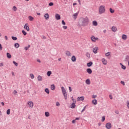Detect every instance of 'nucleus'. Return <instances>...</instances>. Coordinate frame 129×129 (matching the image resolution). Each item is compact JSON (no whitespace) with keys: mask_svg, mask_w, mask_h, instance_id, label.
I'll use <instances>...</instances> for the list:
<instances>
[{"mask_svg":"<svg viewBox=\"0 0 129 129\" xmlns=\"http://www.w3.org/2000/svg\"><path fill=\"white\" fill-rule=\"evenodd\" d=\"M120 65L121 66V69H123V70H125L126 69V67L125 66H123L122 63H120Z\"/></svg>","mask_w":129,"mask_h":129,"instance_id":"nucleus-24","label":"nucleus"},{"mask_svg":"<svg viewBox=\"0 0 129 129\" xmlns=\"http://www.w3.org/2000/svg\"><path fill=\"white\" fill-rule=\"evenodd\" d=\"M71 60L73 62H75L76 61V56L73 55L72 56Z\"/></svg>","mask_w":129,"mask_h":129,"instance_id":"nucleus-14","label":"nucleus"},{"mask_svg":"<svg viewBox=\"0 0 129 129\" xmlns=\"http://www.w3.org/2000/svg\"><path fill=\"white\" fill-rule=\"evenodd\" d=\"M49 7H52V6H54V4L52 2H51L49 4Z\"/></svg>","mask_w":129,"mask_h":129,"instance_id":"nucleus-44","label":"nucleus"},{"mask_svg":"<svg viewBox=\"0 0 129 129\" xmlns=\"http://www.w3.org/2000/svg\"><path fill=\"white\" fill-rule=\"evenodd\" d=\"M5 38L6 40H8V36H5Z\"/></svg>","mask_w":129,"mask_h":129,"instance_id":"nucleus-63","label":"nucleus"},{"mask_svg":"<svg viewBox=\"0 0 129 129\" xmlns=\"http://www.w3.org/2000/svg\"><path fill=\"white\" fill-rule=\"evenodd\" d=\"M61 24H62V25H63L64 26L65 25H66V23H65V22L64 21V20H62V21H61Z\"/></svg>","mask_w":129,"mask_h":129,"instance_id":"nucleus-45","label":"nucleus"},{"mask_svg":"<svg viewBox=\"0 0 129 129\" xmlns=\"http://www.w3.org/2000/svg\"><path fill=\"white\" fill-rule=\"evenodd\" d=\"M1 104L3 105V106H4L5 105V103H4V102H2L1 103Z\"/></svg>","mask_w":129,"mask_h":129,"instance_id":"nucleus-60","label":"nucleus"},{"mask_svg":"<svg viewBox=\"0 0 129 129\" xmlns=\"http://www.w3.org/2000/svg\"><path fill=\"white\" fill-rule=\"evenodd\" d=\"M102 62L103 64V65H107V60L105 59V58H103L101 59Z\"/></svg>","mask_w":129,"mask_h":129,"instance_id":"nucleus-9","label":"nucleus"},{"mask_svg":"<svg viewBox=\"0 0 129 129\" xmlns=\"http://www.w3.org/2000/svg\"><path fill=\"white\" fill-rule=\"evenodd\" d=\"M30 47H31V46H30V45H29L28 46V47H25V50H26V51L28 50V49H29V48H30Z\"/></svg>","mask_w":129,"mask_h":129,"instance_id":"nucleus-42","label":"nucleus"},{"mask_svg":"<svg viewBox=\"0 0 129 129\" xmlns=\"http://www.w3.org/2000/svg\"><path fill=\"white\" fill-rule=\"evenodd\" d=\"M91 40L92 41V42H94V43H95V42H96V41H98V40H99V39L97 37H95V36L92 35L91 37Z\"/></svg>","mask_w":129,"mask_h":129,"instance_id":"nucleus-4","label":"nucleus"},{"mask_svg":"<svg viewBox=\"0 0 129 129\" xmlns=\"http://www.w3.org/2000/svg\"><path fill=\"white\" fill-rule=\"evenodd\" d=\"M92 64H93V62H92V61H90L87 64V66H88V67H91V66H92Z\"/></svg>","mask_w":129,"mask_h":129,"instance_id":"nucleus-21","label":"nucleus"},{"mask_svg":"<svg viewBox=\"0 0 129 129\" xmlns=\"http://www.w3.org/2000/svg\"><path fill=\"white\" fill-rule=\"evenodd\" d=\"M37 62H39V63H41V60L40 59H37Z\"/></svg>","mask_w":129,"mask_h":129,"instance_id":"nucleus-62","label":"nucleus"},{"mask_svg":"<svg viewBox=\"0 0 129 129\" xmlns=\"http://www.w3.org/2000/svg\"><path fill=\"white\" fill-rule=\"evenodd\" d=\"M69 90H70V92H71V91H72V89H71V87H69Z\"/></svg>","mask_w":129,"mask_h":129,"instance_id":"nucleus-58","label":"nucleus"},{"mask_svg":"<svg viewBox=\"0 0 129 129\" xmlns=\"http://www.w3.org/2000/svg\"><path fill=\"white\" fill-rule=\"evenodd\" d=\"M22 34L24 35V36H26L27 35V32L25 30H22Z\"/></svg>","mask_w":129,"mask_h":129,"instance_id":"nucleus-33","label":"nucleus"},{"mask_svg":"<svg viewBox=\"0 0 129 129\" xmlns=\"http://www.w3.org/2000/svg\"><path fill=\"white\" fill-rule=\"evenodd\" d=\"M109 98L110 99H112V96L111 95H109Z\"/></svg>","mask_w":129,"mask_h":129,"instance_id":"nucleus-61","label":"nucleus"},{"mask_svg":"<svg viewBox=\"0 0 129 129\" xmlns=\"http://www.w3.org/2000/svg\"><path fill=\"white\" fill-rule=\"evenodd\" d=\"M105 11H106L105 6L104 5H101L99 8L98 13L99 15H102V14L105 13Z\"/></svg>","mask_w":129,"mask_h":129,"instance_id":"nucleus-2","label":"nucleus"},{"mask_svg":"<svg viewBox=\"0 0 129 129\" xmlns=\"http://www.w3.org/2000/svg\"><path fill=\"white\" fill-rule=\"evenodd\" d=\"M105 127L107 129H110L111 128V123L110 122L107 123L106 124Z\"/></svg>","mask_w":129,"mask_h":129,"instance_id":"nucleus-7","label":"nucleus"},{"mask_svg":"<svg viewBox=\"0 0 129 129\" xmlns=\"http://www.w3.org/2000/svg\"><path fill=\"white\" fill-rule=\"evenodd\" d=\"M86 108V107H84L83 109L82 110V112H83V111H85Z\"/></svg>","mask_w":129,"mask_h":129,"instance_id":"nucleus-57","label":"nucleus"},{"mask_svg":"<svg viewBox=\"0 0 129 129\" xmlns=\"http://www.w3.org/2000/svg\"><path fill=\"white\" fill-rule=\"evenodd\" d=\"M66 55L68 57H71V56H72V54H71V52L70 51H66Z\"/></svg>","mask_w":129,"mask_h":129,"instance_id":"nucleus-11","label":"nucleus"},{"mask_svg":"<svg viewBox=\"0 0 129 129\" xmlns=\"http://www.w3.org/2000/svg\"><path fill=\"white\" fill-rule=\"evenodd\" d=\"M104 120H105V116H102V121H104Z\"/></svg>","mask_w":129,"mask_h":129,"instance_id":"nucleus-43","label":"nucleus"},{"mask_svg":"<svg viewBox=\"0 0 129 129\" xmlns=\"http://www.w3.org/2000/svg\"><path fill=\"white\" fill-rule=\"evenodd\" d=\"M7 113L9 115L11 113V109H8L7 111Z\"/></svg>","mask_w":129,"mask_h":129,"instance_id":"nucleus-36","label":"nucleus"},{"mask_svg":"<svg viewBox=\"0 0 129 129\" xmlns=\"http://www.w3.org/2000/svg\"><path fill=\"white\" fill-rule=\"evenodd\" d=\"M55 88H56V87L55 86V85H51V90H55Z\"/></svg>","mask_w":129,"mask_h":129,"instance_id":"nucleus-27","label":"nucleus"},{"mask_svg":"<svg viewBox=\"0 0 129 129\" xmlns=\"http://www.w3.org/2000/svg\"><path fill=\"white\" fill-rule=\"evenodd\" d=\"M44 18L45 20H48L49 19V14L48 13H46L44 15Z\"/></svg>","mask_w":129,"mask_h":129,"instance_id":"nucleus-23","label":"nucleus"},{"mask_svg":"<svg viewBox=\"0 0 129 129\" xmlns=\"http://www.w3.org/2000/svg\"><path fill=\"white\" fill-rule=\"evenodd\" d=\"M55 105L56 106H60V103H59V102H56Z\"/></svg>","mask_w":129,"mask_h":129,"instance_id":"nucleus-41","label":"nucleus"},{"mask_svg":"<svg viewBox=\"0 0 129 129\" xmlns=\"http://www.w3.org/2000/svg\"><path fill=\"white\" fill-rule=\"evenodd\" d=\"M75 122H76V119L73 120L72 123H75Z\"/></svg>","mask_w":129,"mask_h":129,"instance_id":"nucleus-56","label":"nucleus"},{"mask_svg":"<svg viewBox=\"0 0 129 129\" xmlns=\"http://www.w3.org/2000/svg\"><path fill=\"white\" fill-rule=\"evenodd\" d=\"M129 60V56H126L125 58V61H128Z\"/></svg>","mask_w":129,"mask_h":129,"instance_id":"nucleus-47","label":"nucleus"},{"mask_svg":"<svg viewBox=\"0 0 129 129\" xmlns=\"http://www.w3.org/2000/svg\"><path fill=\"white\" fill-rule=\"evenodd\" d=\"M13 93H14V94H15V95H16V94H17V93H18V92H17V91L14 90L13 91Z\"/></svg>","mask_w":129,"mask_h":129,"instance_id":"nucleus-52","label":"nucleus"},{"mask_svg":"<svg viewBox=\"0 0 129 129\" xmlns=\"http://www.w3.org/2000/svg\"><path fill=\"white\" fill-rule=\"evenodd\" d=\"M78 23L80 27H85V26L89 23V19H88V17H81L80 18Z\"/></svg>","mask_w":129,"mask_h":129,"instance_id":"nucleus-1","label":"nucleus"},{"mask_svg":"<svg viewBox=\"0 0 129 129\" xmlns=\"http://www.w3.org/2000/svg\"><path fill=\"white\" fill-rule=\"evenodd\" d=\"M98 51V47H95L93 48V52L94 54H97V52Z\"/></svg>","mask_w":129,"mask_h":129,"instance_id":"nucleus-8","label":"nucleus"},{"mask_svg":"<svg viewBox=\"0 0 129 129\" xmlns=\"http://www.w3.org/2000/svg\"><path fill=\"white\" fill-rule=\"evenodd\" d=\"M51 74H52V72L51 71H48L47 73V76H50Z\"/></svg>","mask_w":129,"mask_h":129,"instance_id":"nucleus-34","label":"nucleus"},{"mask_svg":"<svg viewBox=\"0 0 129 129\" xmlns=\"http://www.w3.org/2000/svg\"><path fill=\"white\" fill-rule=\"evenodd\" d=\"M122 40H126V39H127V36L125 34H123L122 35Z\"/></svg>","mask_w":129,"mask_h":129,"instance_id":"nucleus-16","label":"nucleus"},{"mask_svg":"<svg viewBox=\"0 0 129 129\" xmlns=\"http://www.w3.org/2000/svg\"><path fill=\"white\" fill-rule=\"evenodd\" d=\"M13 11H14V12H17V11H18V8H17V7L16 6H14L12 8Z\"/></svg>","mask_w":129,"mask_h":129,"instance_id":"nucleus-30","label":"nucleus"},{"mask_svg":"<svg viewBox=\"0 0 129 129\" xmlns=\"http://www.w3.org/2000/svg\"><path fill=\"white\" fill-rule=\"evenodd\" d=\"M15 48L18 49V48H19V47H20V44L19 43H16L15 44Z\"/></svg>","mask_w":129,"mask_h":129,"instance_id":"nucleus-31","label":"nucleus"},{"mask_svg":"<svg viewBox=\"0 0 129 129\" xmlns=\"http://www.w3.org/2000/svg\"><path fill=\"white\" fill-rule=\"evenodd\" d=\"M92 24H93V25L95 26V27L96 26H97V25H98V23H97V21H93Z\"/></svg>","mask_w":129,"mask_h":129,"instance_id":"nucleus-22","label":"nucleus"},{"mask_svg":"<svg viewBox=\"0 0 129 129\" xmlns=\"http://www.w3.org/2000/svg\"><path fill=\"white\" fill-rule=\"evenodd\" d=\"M61 88L62 93L64 96V98L65 100H67V92H66V89H65V88H64V87H61Z\"/></svg>","mask_w":129,"mask_h":129,"instance_id":"nucleus-3","label":"nucleus"},{"mask_svg":"<svg viewBox=\"0 0 129 129\" xmlns=\"http://www.w3.org/2000/svg\"><path fill=\"white\" fill-rule=\"evenodd\" d=\"M3 66H4V63L3 62L0 63V67H3Z\"/></svg>","mask_w":129,"mask_h":129,"instance_id":"nucleus-54","label":"nucleus"},{"mask_svg":"<svg viewBox=\"0 0 129 129\" xmlns=\"http://www.w3.org/2000/svg\"><path fill=\"white\" fill-rule=\"evenodd\" d=\"M3 50V46H2V44H0V50L2 51Z\"/></svg>","mask_w":129,"mask_h":129,"instance_id":"nucleus-55","label":"nucleus"},{"mask_svg":"<svg viewBox=\"0 0 129 129\" xmlns=\"http://www.w3.org/2000/svg\"><path fill=\"white\" fill-rule=\"evenodd\" d=\"M30 77H31V79H34V78H35V76H34V74H31Z\"/></svg>","mask_w":129,"mask_h":129,"instance_id":"nucleus-38","label":"nucleus"},{"mask_svg":"<svg viewBox=\"0 0 129 129\" xmlns=\"http://www.w3.org/2000/svg\"><path fill=\"white\" fill-rule=\"evenodd\" d=\"M78 2L79 3V5H81V2L80 1V0H78Z\"/></svg>","mask_w":129,"mask_h":129,"instance_id":"nucleus-59","label":"nucleus"},{"mask_svg":"<svg viewBox=\"0 0 129 129\" xmlns=\"http://www.w3.org/2000/svg\"><path fill=\"white\" fill-rule=\"evenodd\" d=\"M63 29H64V30H67V26H62Z\"/></svg>","mask_w":129,"mask_h":129,"instance_id":"nucleus-49","label":"nucleus"},{"mask_svg":"<svg viewBox=\"0 0 129 129\" xmlns=\"http://www.w3.org/2000/svg\"><path fill=\"white\" fill-rule=\"evenodd\" d=\"M109 11H110V13H111V14H113V13H114V10L113 9H112V8H110Z\"/></svg>","mask_w":129,"mask_h":129,"instance_id":"nucleus-35","label":"nucleus"},{"mask_svg":"<svg viewBox=\"0 0 129 129\" xmlns=\"http://www.w3.org/2000/svg\"><path fill=\"white\" fill-rule=\"evenodd\" d=\"M92 102L94 105H96V104H97V100L96 99L93 100Z\"/></svg>","mask_w":129,"mask_h":129,"instance_id":"nucleus-18","label":"nucleus"},{"mask_svg":"<svg viewBox=\"0 0 129 129\" xmlns=\"http://www.w3.org/2000/svg\"><path fill=\"white\" fill-rule=\"evenodd\" d=\"M37 79L39 81H42L43 80V77H42V76L39 75L37 77Z\"/></svg>","mask_w":129,"mask_h":129,"instance_id":"nucleus-17","label":"nucleus"},{"mask_svg":"<svg viewBox=\"0 0 129 129\" xmlns=\"http://www.w3.org/2000/svg\"><path fill=\"white\" fill-rule=\"evenodd\" d=\"M28 104L31 108H33V107H34V103L32 101L28 102Z\"/></svg>","mask_w":129,"mask_h":129,"instance_id":"nucleus-6","label":"nucleus"},{"mask_svg":"<svg viewBox=\"0 0 129 129\" xmlns=\"http://www.w3.org/2000/svg\"><path fill=\"white\" fill-rule=\"evenodd\" d=\"M86 84H88V85H89V84H90V80H89V79H88L86 80Z\"/></svg>","mask_w":129,"mask_h":129,"instance_id":"nucleus-28","label":"nucleus"},{"mask_svg":"<svg viewBox=\"0 0 129 129\" xmlns=\"http://www.w3.org/2000/svg\"><path fill=\"white\" fill-rule=\"evenodd\" d=\"M45 92H46V93H47V94H49V93H50V91H49V89L48 88H46L44 90Z\"/></svg>","mask_w":129,"mask_h":129,"instance_id":"nucleus-29","label":"nucleus"},{"mask_svg":"<svg viewBox=\"0 0 129 129\" xmlns=\"http://www.w3.org/2000/svg\"><path fill=\"white\" fill-rule=\"evenodd\" d=\"M103 33H104L105 34V33H106V30H103Z\"/></svg>","mask_w":129,"mask_h":129,"instance_id":"nucleus-64","label":"nucleus"},{"mask_svg":"<svg viewBox=\"0 0 129 129\" xmlns=\"http://www.w3.org/2000/svg\"><path fill=\"white\" fill-rule=\"evenodd\" d=\"M28 19H29V21H30L31 22H32V21H34V17H33L32 16H29Z\"/></svg>","mask_w":129,"mask_h":129,"instance_id":"nucleus-26","label":"nucleus"},{"mask_svg":"<svg viewBox=\"0 0 129 129\" xmlns=\"http://www.w3.org/2000/svg\"><path fill=\"white\" fill-rule=\"evenodd\" d=\"M77 100V101H83V100H84V96L78 97Z\"/></svg>","mask_w":129,"mask_h":129,"instance_id":"nucleus-10","label":"nucleus"},{"mask_svg":"<svg viewBox=\"0 0 129 129\" xmlns=\"http://www.w3.org/2000/svg\"><path fill=\"white\" fill-rule=\"evenodd\" d=\"M55 17L56 20H60L61 19V16H60V15H59L58 14H56Z\"/></svg>","mask_w":129,"mask_h":129,"instance_id":"nucleus-13","label":"nucleus"},{"mask_svg":"<svg viewBox=\"0 0 129 129\" xmlns=\"http://www.w3.org/2000/svg\"><path fill=\"white\" fill-rule=\"evenodd\" d=\"M12 39L14 40V41H16V40H18V38L17 37L12 36Z\"/></svg>","mask_w":129,"mask_h":129,"instance_id":"nucleus-39","label":"nucleus"},{"mask_svg":"<svg viewBox=\"0 0 129 129\" xmlns=\"http://www.w3.org/2000/svg\"><path fill=\"white\" fill-rule=\"evenodd\" d=\"M111 30L112 32H116V31H117V28H116L115 26H113L111 28Z\"/></svg>","mask_w":129,"mask_h":129,"instance_id":"nucleus-15","label":"nucleus"},{"mask_svg":"<svg viewBox=\"0 0 129 129\" xmlns=\"http://www.w3.org/2000/svg\"><path fill=\"white\" fill-rule=\"evenodd\" d=\"M24 29L27 30V32L30 31V27H29V24L26 23L24 27Z\"/></svg>","mask_w":129,"mask_h":129,"instance_id":"nucleus-5","label":"nucleus"},{"mask_svg":"<svg viewBox=\"0 0 129 129\" xmlns=\"http://www.w3.org/2000/svg\"><path fill=\"white\" fill-rule=\"evenodd\" d=\"M72 101L73 102V103H76V100L73 99Z\"/></svg>","mask_w":129,"mask_h":129,"instance_id":"nucleus-53","label":"nucleus"},{"mask_svg":"<svg viewBox=\"0 0 129 129\" xmlns=\"http://www.w3.org/2000/svg\"><path fill=\"white\" fill-rule=\"evenodd\" d=\"M13 64H14V65H15V66H18V65H19V64L18 63V62H16L15 61H13Z\"/></svg>","mask_w":129,"mask_h":129,"instance_id":"nucleus-40","label":"nucleus"},{"mask_svg":"<svg viewBox=\"0 0 129 129\" xmlns=\"http://www.w3.org/2000/svg\"><path fill=\"white\" fill-rule=\"evenodd\" d=\"M92 98H94V99H95L96 98V97H97V95H93L92 96Z\"/></svg>","mask_w":129,"mask_h":129,"instance_id":"nucleus-48","label":"nucleus"},{"mask_svg":"<svg viewBox=\"0 0 129 129\" xmlns=\"http://www.w3.org/2000/svg\"><path fill=\"white\" fill-rule=\"evenodd\" d=\"M127 107L129 109V101H127Z\"/></svg>","mask_w":129,"mask_h":129,"instance_id":"nucleus-50","label":"nucleus"},{"mask_svg":"<svg viewBox=\"0 0 129 129\" xmlns=\"http://www.w3.org/2000/svg\"><path fill=\"white\" fill-rule=\"evenodd\" d=\"M121 84H122V85H125V84L124 83V82L121 81L120 82Z\"/></svg>","mask_w":129,"mask_h":129,"instance_id":"nucleus-51","label":"nucleus"},{"mask_svg":"<svg viewBox=\"0 0 129 129\" xmlns=\"http://www.w3.org/2000/svg\"><path fill=\"white\" fill-rule=\"evenodd\" d=\"M78 14L79 13L77 12L73 15V18L74 20H76V19H77V17H78Z\"/></svg>","mask_w":129,"mask_h":129,"instance_id":"nucleus-12","label":"nucleus"},{"mask_svg":"<svg viewBox=\"0 0 129 129\" xmlns=\"http://www.w3.org/2000/svg\"><path fill=\"white\" fill-rule=\"evenodd\" d=\"M76 103H72L71 105V108H75V106H76Z\"/></svg>","mask_w":129,"mask_h":129,"instance_id":"nucleus-20","label":"nucleus"},{"mask_svg":"<svg viewBox=\"0 0 129 129\" xmlns=\"http://www.w3.org/2000/svg\"><path fill=\"white\" fill-rule=\"evenodd\" d=\"M45 116H46V117H48L50 116V113L48 112H45Z\"/></svg>","mask_w":129,"mask_h":129,"instance_id":"nucleus-32","label":"nucleus"},{"mask_svg":"<svg viewBox=\"0 0 129 129\" xmlns=\"http://www.w3.org/2000/svg\"><path fill=\"white\" fill-rule=\"evenodd\" d=\"M86 55L87 57H88V58H89V57H90V54L88 52L86 53Z\"/></svg>","mask_w":129,"mask_h":129,"instance_id":"nucleus-46","label":"nucleus"},{"mask_svg":"<svg viewBox=\"0 0 129 129\" xmlns=\"http://www.w3.org/2000/svg\"><path fill=\"white\" fill-rule=\"evenodd\" d=\"M110 54H111V53L110 52H107V53H105V56H106V57H108V56H110Z\"/></svg>","mask_w":129,"mask_h":129,"instance_id":"nucleus-37","label":"nucleus"},{"mask_svg":"<svg viewBox=\"0 0 129 129\" xmlns=\"http://www.w3.org/2000/svg\"><path fill=\"white\" fill-rule=\"evenodd\" d=\"M87 72L88 74H91L92 73V70H91V69H87Z\"/></svg>","mask_w":129,"mask_h":129,"instance_id":"nucleus-19","label":"nucleus"},{"mask_svg":"<svg viewBox=\"0 0 129 129\" xmlns=\"http://www.w3.org/2000/svg\"><path fill=\"white\" fill-rule=\"evenodd\" d=\"M7 57L8 58V59H11V58H12V55L9 52H7Z\"/></svg>","mask_w":129,"mask_h":129,"instance_id":"nucleus-25","label":"nucleus"}]
</instances>
